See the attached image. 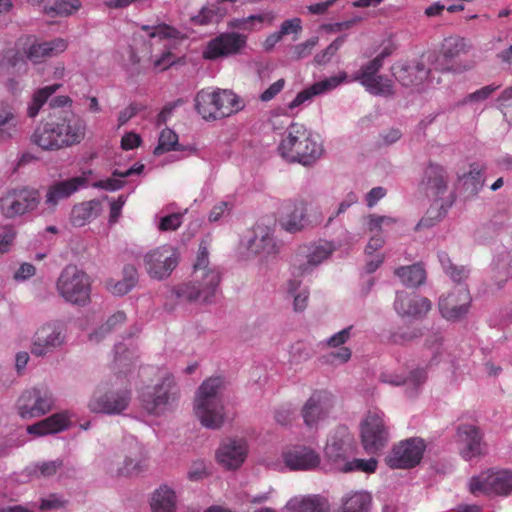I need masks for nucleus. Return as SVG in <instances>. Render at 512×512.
Wrapping results in <instances>:
<instances>
[{"label": "nucleus", "instance_id": "62", "mask_svg": "<svg viewBox=\"0 0 512 512\" xmlns=\"http://www.w3.org/2000/svg\"><path fill=\"white\" fill-rule=\"evenodd\" d=\"M63 462L60 459H56L53 461L48 462H42L38 465V469L40 471V474L44 477H50L62 467Z\"/></svg>", "mask_w": 512, "mask_h": 512}, {"label": "nucleus", "instance_id": "40", "mask_svg": "<svg viewBox=\"0 0 512 512\" xmlns=\"http://www.w3.org/2000/svg\"><path fill=\"white\" fill-rule=\"evenodd\" d=\"M395 275L408 287H418L426 280V271L418 263L397 268Z\"/></svg>", "mask_w": 512, "mask_h": 512}, {"label": "nucleus", "instance_id": "3", "mask_svg": "<svg viewBox=\"0 0 512 512\" xmlns=\"http://www.w3.org/2000/svg\"><path fill=\"white\" fill-rule=\"evenodd\" d=\"M278 153L289 163L307 166L321 157L323 145L304 124L293 122L278 145Z\"/></svg>", "mask_w": 512, "mask_h": 512}, {"label": "nucleus", "instance_id": "57", "mask_svg": "<svg viewBox=\"0 0 512 512\" xmlns=\"http://www.w3.org/2000/svg\"><path fill=\"white\" fill-rule=\"evenodd\" d=\"M182 224V215L180 213H173L161 218L159 229L161 231H174Z\"/></svg>", "mask_w": 512, "mask_h": 512}, {"label": "nucleus", "instance_id": "4", "mask_svg": "<svg viewBox=\"0 0 512 512\" xmlns=\"http://www.w3.org/2000/svg\"><path fill=\"white\" fill-rule=\"evenodd\" d=\"M223 390L224 381L221 377L208 378L197 390L194 400V413L206 428L218 429L225 421Z\"/></svg>", "mask_w": 512, "mask_h": 512}, {"label": "nucleus", "instance_id": "37", "mask_svg": "<svg viewBox=\"0 0 512 512\" xmlns=\"http://www.w3.org/2000/svg\"><path fill=\"white\" fill-rule=\"evenodd\" d=\"M288 508L292 512H327L329 505L325 498L314 495L291 499L288 502Z\"/></svg>", "mask_w": 512, "mask_h": 512}, {"label": "nucleus", "instance_id": "50", "mask_svg": "<svg viewBox=\"0 0 512 512\" xmlns=\"http://www.w3.org/2000/svg\"><path fill=\"white\" fill-rule=\"evenodd\" d=\"M274 18V14L272 12L259 15H250L246 18L232 20L230 22V26L233 28L248 30L252 29L251 24L255 22L261 24L264 21H269L271 23L274 20Z\"/></svg>", "mask_w": 512, "mask_h": 512}, {"label": "nucleus", "instance_id": "27", "mask_svg": "<svg viewBox=\"0 0 512 512\" xmlns=\"http://www.w3.org/2000/svg\"><path fill=\"white\" fill-rule=\"evenodd\" d=\"M249 249L258 255H276L279 245L274 239L273 228L258 223L254 228V237L249 241Z\"/></svg>", "mask_w": 512, "mask_h": 512}, {"label": "nucleus", "instance_id": "14", "mask_svg": "<svg viewBox=\"0 0 512 512\" xmlns=\"http://www.w3.org/2000/svg\"><path fill=\"white\" fill-rule=\"evenodd\" d=\"M39 199L35 189L11 190L0 198V210L6 217L13 218L35 209Z\"/></svg>", "mask_w": 512, "mask_h": 512}, {"label": "nucleus", "instance_id": "12", "mask_svg": "<svg viewBox=\"0 0 512 512\" xmlns=\"http://www.w3.org/2000/svg\"><path fill=\"white\" fill-rule=\"evenodd\" d=\"M426 445L421 438L413 437L400 441L387 457V464L393 469H409L418 465Z\"/></svg>", "mask_w": 512, "mask_h": 512}, {"label": "nucleus", "instance_id": "61", "mask_svg": "<svg viewBox=\"0 0 512 512\" xmlns=\"http://www.w3.org/2000/svg\"><path fill=\"white\" fill-rule=\"evenodd\" d=\"M285 80L279 79L276 82L272 83L261 95L260 100L263 102H268L272 100L276 95H278L282 89L284 88Z\"/></svg>", "mask_w": 512, "mask_h": 512}, {"label": "nucleus", "instance_id": "31", "mask_svg": "<svg viewBox=\"0 0 512 512\" xmlns=\"http://www.w3.org/2000/svg\"><path fill=\"white\" fill-rule=\"evenodd\" d=\"M100 212L101 203L99 200L84 201L73 206L70 213V222L75 227H82L98 217Z\"/></svg>", "mask_w": 512, "mask_h": 512}, {"label": "nucleus", "instance_id": "53", "mask_svg": "<svg viewBox=\"0 0 512 512\" xmlns=\"http://www.w3.org/2000/svg\"><path fill=\"white\" fill-rule=\"evenodd\" d=\"M345 42L344 36L337 37L324 51L318 53L314 60L317 64L323 65L330 61Z\"/></svg>", "mask_w": 512, "mask_h": 512}, {"label": "nucleus", "instance_id": "58", "mask_svg": "<svg viewBox=\"0 0 512 512\" xmlns=\"http://www.w3.org/2000/svg\"><path fill=\"white\" fill-rule=\"evenodd\" d=\"M440 220V212L437 209H430L426 212V214L421 218L418 224L415 227L416 231H421L422 229H427L436 225Z\"/></svg>", "mask_w": 512, "mask_h": 512}, {"label": "nucleus", "instance_id": "46", "mask_svg": "<svg viewBox=\"0 0 512 512\" xmlns=\"http://www.w3.org/2000/svg\"><path fill=\"white\" fill-rule=\"evenodd\" d=\"M484 167L479 163H472L470 170L464 175V185L470 189L471 193L476 194L484 184L483 178Z\"/></svg>", "mask_w": 512, "mask_h": 512}, {"label": "nucleus", "instance_id": "36", "mask_svg": "<svg viewBox=\"0 0 512 512\" xmlns=\"http://www.w3.org/2000/svg\"><path fill=\"white\" fill-rule=\"evenodd\" d=\"M144 169V165L140 164L138 166H133L125 171H120L115 169L112 172V176L107 179L99 180L93 183L94 188H99L107 191H116L121 189L125 185V181L123 180L126 177H129L133 174H140Z\"/></svg>", "mask_w": 512, "mask_h": 512}, {"label": "nucleus", "instance_id": "43", "mask_svg": "<svg viewBox=\"0 0 512 512\" xmlns=\"http://www.w3.org/2000/svg\"><path fill=\"white\" fill-rule=\"evenodd\" d=\"M61 84H53L49 86H45L36 90L33 94L32 100L27 108V114L30 118H34L38 115L42 106L46 103L48 98L54 94L59 88Z\"/></svg>", "mask_w": 512, "mask_h": 512}, {"label": "nucleus", "instance_id": "33", "mask_svg": "<svg viewBox=\"0 0 512 512\" xmlns=\"http://www.w3.org/2000/svg\"><path fill=\"white\" fill-rule=\"evenodd\" d=\"M194 101L196 111L204 120L210 121L219 119L214 89H201L197 92Z\"/></svg>", "mask_w": 512, "mask_h": 512}, {"label": "nucleus", "instance_id": "26", "mask_svg": "<svg viewBox=\"0 0 512 512\" xmlns=\"http://www.w3.org/2000/svg\"><path fill=\"white\" fill-rule=\"evenodd\" d=\"M246 456L247 445L244 440H228L219 447L216 454L218 462L227 469L240 467Z\"/></svg>", "mask_w": 512, "mask_h": 512}, {"label": "nucleus", "instance_id": "34", "mask_svg": "<svg viewBox=\"0 0 512 512\" xmlns=\"http://www.w3.org/2000/svg\"><path fill=\"white\" fill-rule=\"evenodd\" d=\"M69 419L65 413H56L27 427L30 434L38 436L58 433L68 427Z\"/></svg>", "mask_w": 512, "mask_h": 512}, {"label": "nucleus", "instance_id": "15", "mask_svg": "<svg viewBox=\"0 0 512 512\" xmlns=\"http://www.w3.org/2000/svg\"><path fill=\"white\" fill-rule=\"evenodd\" d=\"M247 37L236 32L221 33L205 46L202 56L206 60H216L236 55L246 46Z\"/></svg>", "mask_w": 512, "mask_h": 512}, {"label": "nucleus", "instance_id": "63", "mask_svg": "<svg viewBox=\"0 0 512 512\" xmlns=\"http://www.w3.org/2000/svg\"><path fill=\"white\" fill-rule=\"evenodd\" d=\"M36 268L31 263H22L20 267L15 271L13 278L16 281H25L34 276Z\"/></svg>", "mask_w": 512, "mask_h": 512}, {"label": "nucleus", "instance_id": "64", "mask_svg": "<svg viewBox=\"0 0 512 512\" xmlns=\"http://www.w3.org/2000/svg\"><path fill=\"white\" fill-rule=\"evenodd\" d=\"M16 233L12 228H6L0 233V253H6L10 250Z\"/></svg>", "mask_w": 512, "mask_h": 512}, {"label": "nucleus", "instance_id": "23", "mask_svg": "<svg viewBox=\"0 0 512 512\" xmlns=\"http://www.w3.org/2000/svg\"><path fill=\"white\" fill-rule=\"evenodd\" d=\"M86 178L82 176L72 177L66 180L58 181L50 185L45 196V205L51 211H54L60 201L69 198L72 194L83 187Z\"/></svg>", "mask_w": 512, "mask_h": 512}, {"label": "nucleus", "instance_id": "44", "mask_svg": "<svg viewBox=\"0 0 512 512\" xmlns=\"http://www.w3.org/2000/svg\"><path fill=\"white\" fill-rule=\"evenodd\" d=\"M301 281L297 279L289 280L287 283V292L293 297V309L295 312H302L306 309L309 300V291L304 288L300 290Z\"/></svg>", "mask_w": 512, "mask_h": 512}, {"label": "nucleus", "instance_id": "18", "mask_svg": "<svg viewBox=\"0 0 512 512\" xmlns=\"http://www.w3.org/2000/svg\"><path fill=\"white\" fill-rule=\"evenodd\" d=\"M471 295L465 285L455 286L446 296L439 299V311L449 321L462 319L469 311Z\"/></svg>", "mask_w": 512, "mask_h": 512}, {"label": "nucleus", "instance_id": "39", "mask_svg": "<svg viewBox=\"0 0 512 512\" xmlns=\"http://www.w3.org/2000/svg\"><path fill=\"white\" fill-rule=\"evenodd\" d=\"M150 505L152 512H175V492L166 485L161 486L153 493Z\"/></svg>", "mask_w": 512, "mask_h": 512}, {"label": "nucleus", "instance_id": "24", "mask_svg": "<svg viewBox=\"0 0 512 512\" xmlns=\"http://www.w3.org/2000/svg\"><path fill=\"white\" fill-rule=\"evenodd\" d=\"M431 306L428 298L406 292H398L394 302L396 312L408 317H422L430 311Z\"/></svg>", "mask_w": 512, "mask_h": 512}, {"label": "nucleus", "instance_id": "25", "mask_svg": "<svg viewBox=\"0 0 512 512\" xmlns=\"http://www.w3.org/2000/svg\"><path fill=\"white\" fill-rule=\"evenodd\" d=\"M283 459L291 470H312L319 466L320 456L306 446H294L283 453Z\"/></svg>", "mask_w": 512, "mask_h": 512}, {"label": "nucleus", "instance_id": "28", "mask_svg": "<svg viewBox=\"0 0 512 512\" xmlns=\"http://www.w3.org/2000/svg\"><path fill=\"white\" fill-rule=\"evenodd\" d=\"M458 438L461 444V455L470 460L482 454V435L479 429L470 424L458 427Z\"/></svg>", "mask_w": 512, "mask_h": 512}, {"label": "nucleus", "instance_id": "38", "mask_svg": "<svg viewBox=\"0 0 512 512\" xmlns=\"http://www.w3.org/2000/svg\"><path fill=\"white\" fill-rule=\"evenodd\" d=\"M371 496L366 492H351L342 497L337 512H368Z\"/></svg>", "mask_w": 512, "mask_h": 512}, {"label": "nucleus", "instance_id": "29", "mask_svg": "<svg viewBox=\"0 0 512 512\" xmlns=\"http://www.w3.org/2000/svg\"><path fill=\"white\" fill-rule=\"evenodd\" d=\"M68 43L63 38H55L46 42H33L26 50V57L33 63H41L48 57L57 56L63 53Z\"/></svg>", "mask_w": 512, "mask_h": 512}, {"label": "nucleus", "instance_id": "54", "mask_svg": "<svg viewBox=\"0 0 512 512\" xmlns=\"http://www.w3.org/2000/svg\"><path fill=\"white\" fill-rule=\"evenodd\" d=\"M318 43L317 37H312L303 43L295 45L292 49V58L294 60H300L311 55L312 50Z\"/></svg>", "mask_w": 512, "mask_h": 512}, {"label": "nucleus", "instance_id": "17", "mask_svg": "<svg viewBox=\"0 0 512 512\" xmlns=\"http://www.w3.org/2000/svg\"><path fill=\"white\" fill-rule=\"evenodd\" d=\"M354 452V438L347 427L339 426L330 433L324 448V455L328 461L343 465Z\"/></svg>", "mask_w": 512, "mask_h": 512}, {"label": "nucleus", "instance_id": "32", "mask_svg": "<svg viewBox=\"0 0 512 512\" xmlns=\"http://www.w3.org/2000/svg\"><path fill=\"white\" fill-rule=\"evenodd\" d=\"M123 278L115 280L110 278L106 280V289L115 296H123L130 292L138 282V272L133 265H126L122 271Z\"/></svg>", "mask_w": 512, "mask_h": 512}, {"label": "nucleus", "instance_id": "48", "mask_svg": "<svg viewBox=\"0 0 512 512\" xmlns=\"http://www.w3.org/2000/svg\"><path fill=\"white\" fill-rule=\"evenodd\" d=\"M378 461L375 458L370 459H353L346 461L340 467V471L344 473L359 471L367 474L374 473L377 469Z\"/></svg>", "mask_w": 512, "mask_h": 512}, {"label": "nucleus", "instance_id": "7", "mask_svg": "<svg viewBox=\"0 0 512 512\" xmlns=\"http://www.w3.org/2000/svg\"><path fill=\"white\" fill-rule=\"evenodd\" d=\"M384 417L385 414L382 411L370 410L361 421V444L368 454H377L387 446L390 440L389 427Z\"/></svg>", "mask_w": 512, "mask_h": 512}, {"label": "nucleus", "instance_id": "59", "mask_svg": "<svg viewBox=\"0 0 512 512\" xmlns=\"http://www.w3.org/2000/svg\"><path fill=\"white\" fill-rule=\"evenodd\" d=\"M302 31V21L300 18H292L285 20L279 29V33L282 37L289 34H298Z\"/></svg>", "mask_w": 512, "mask_h": 512}, {"label": "nucleus", "instance_id": "45", "mask_svg": "<svg viewBox=\"0 0 512 512\" xmlns=\"http://www.w3.org/2000/svg\"><path fill=\"white\" fill-rule=\"evenodd\" d=\"M223 15L219 7L216 6H205L197 15L191 17L190 21L193 25L207 26L218 23L222 19Z\"/></svg>", "mask_w": 512, "mask_h": 512}, {"label": "nucleus", "instance_id": "19", "mask_svg": "<svg viewBox=\"0 0 512 512\" xmlns=\"http://www.w3.org/2000/svg\"><path fill=\"white\" fill-rule=\"evenodd\" d=\"M65 342L63 328L59 323H46L39 327L33 337L31 353L37 357L45 356L60 348Z\"/></svg>", "mask_w": 512, "mask_h": 512}, {"label": "nucleus", "instance_id": "30", "mask_svg": "<svg viewBox=\"0 0 512 512\" xmlns=\"http://www.w3.org/2000/svg\"><path fill=\"white\" fill-rule=\"evenodd\" d=\"M422 185L433 196L443 195L448 187V176L445 168L437 163L430 162L424 171Z\"/></svg>", "mask_w": 512, "mask_h": 512}, {"label": "nucleus", "instance_id": "6", "mask_svg": "<svg viewBox=\"0 0 512 512\" xmlns=\"http://www.w3.org/2000/svg\"><path fill=\"white\" fill-rule=\"evenodd\" d=\"M56 289L66 302L73 305L85 306L90 302V277L74 265H68L62 270Z\"/></svg>", "mask_w": 512, "mask_h": 512}, {"label": "nucleus", "instance_id": "13", "mask_svg": "<svg viewBox=\"0 0 512 512\" xmlns=\"http://www.w3.org/2000/svg\"><path fill=\"white\" fill-rule=\"evenodd\" d=\"M470 492L475 495H508L512 492V473L509 471L484 472L470 480Z\"/></svg>", "mask_w": 512, "mask_h": 512}, {"label": "nucleus", "instance_id": "47", "mask_svg": "<svg viewBox=\"0 0 512 512\" xmlns=\"http://www.w3.org/2000/svg\"><path fill=\"white\" fill-rule=\"evenodd\" d=\"M172 150H180L178 146V135L173 130L165 128L160 133L158 145L154 149V154L159 156Z\"/></svg>", "mask_w": 512, "mask_h": 512}, {"label": "nucleus", "instance_id": "21", "mask_svg": "<svg viewBox=\"0 0 512 512\" xmlns=\"http://www.w3.org/2000/svg\"><path fill=\"white\" fill-rule=\"evenodd\" d=\"M391 72L401 85L418 87L428 79L430 69L421 62L395 63Z\"/></svg>", "mask_w": 512, "mask_h": 512}, {"label": "nucleus", "instance_id": "9", "mask_svg": "<svg viewBox=\"0 0 512 512\" xmlns=\"http://www.w3.org/2000/svg\"><path fill=\"white\" fill-rule=\"evenodd\" d=\"M178 390L172 376L164 377L154 387L142 392L140 400L142 407L153 415L164 413L176 401Z\"/></svg>", "mask_w": 512, "mask_h": 512}, {"label": "nucleus", "instance_id": "22", "mask_svg": "<svg viewBox=\"0 0 512 512\" xmlns=\"http://www.w3.org/2000/svg\"><path fill=\"white\" fill-rule=\"evenodd\" d=\"M331 408L332 401L328 393L322 391L313 393L301 411L304 423L309 427L316 425L328 415Z\"/></svg>", "mask_w": 512, "mask_h": 512}, {"label": "nucleus", "instance_id": "5", "mask_svg": "<svg viewBox=\"0 0 512 512\" xmlns=\"http://www.w3.org/2000/svg\"><path fill=\"white\" fill-rule=\"evenodd\" d=\"M130 399L126 371H121L114 381L98 387L89 401V408L95 413L120 414L128 407Z\"/></svg>", "mask_w": 512, "mask_h": 512}, {"label": "nucleus", "instance_id": "42", "mask_svg": "<svg viewBox=\"0 0 512 512\" xmlns=\"http://www.w3.org/2000/svg\"><path fill=\"white\" fill-rule=\"evenodd\" d=\"M80 7L81 2L79 0H51L50 3L44 5L43 11L51 17H64L72 15Z\"/></svg>", "mask_w": 512, "mask_h": 512}, {"label": "nucleus", "instance_id": "11", "mask_svg": "<svg viewBox=\"0 0 512 512\" xmlns=\"http://www.w3.org/2000/svg\"><path fill=\"white\" fill-rule=\"evenodd\" d=\"M383 67L379 59H372L352 75V81L359 82L365 89L377 96H390L393 94V83L390 79L378 72Z\"/></svg>", "mask_w": 512, "mask_h": 512}, {"label": "nucleus", "instance_id": "52", "mask_svg": "<svg viewBox=\"0 0 512 512\" xmlns=\"http://www.w3.org/2000/svg\"><path fill=\"white\" fill-rule=\"evenodd\" d=\"M346 73H342L339 76H331L324 80L314 83L311 85L316 95H320L327 91H330L340 85L346 79Z\"/></svg>", "mask_w": 512, "mask_h": 512}, {"label": "nucleus", "instance_id": "1", "mask_svg": "<svg viewBox=\"0 0 512 512\" xmlns=\"http://www.w3.org/2000/svg\"><path fill=\"white\" fill-rule=\"evenodd\" d=\"M85 130L84 121L72 112L53 111L38 123L30 141L43 151L54 152L79 144Z\"/></svg>", "mask_w": 512, "mask_h": 512}, {"label": "nucleus", "instance_id": "8", "mask_svg": "<svg viewBox=\"0 0 512 512\" xmlns=\"http://www.w3.org/2000/svg\"><path fill=\"white\" fill-rule=\"evenodd\" d=\"M180 262L179 250L170 244L152 248L143 255V266L151 279L165 280Z\"/></svg>", "mask_w": 512, "mask_h": 512}, {"label": "nucleus", "instance_id": "20", "mask_svg": "<svg viewBox=\"0 0 512 512\" xmlns=\"http://www.w3.org/2000/svg\"><path fill=\"white\" fill-rule=\"evenodd\" d=\"M306 205L303 201L287 200L279 209L278 222L281 228L289 233H296L310 224H319L321 219L311 221L306 216Z\"/></svg>", "mask_w": 512, "mask_h": 512}, {"label": "nucleus", "instance_id": "2", "mask_svg": "<svg viewBox=\"0 0 512 512\" xmlns=\"http://www.w3.org/2000/svg\"><path fill=\"white\" fill-rule=\"evenodd\" d=\"M210 240L203 239L193 264L191 280L173 287L172 293L182 302L208 303L214 297L221 281V271L209 261Z\"/></svg>", "mask_w": 512, "mask_h": 512}, {"label": "nucleus", "instance_id": "56", "mask_svg": "<svg viewBox=\"0 0 512 512\" xmlns=\"http://www.w3.org/2000/svg\"><path fill=\"white\" fill-rule=\"evenodd\" d=\"M126 320V314L123 311H118L114 313L112 316L108 318V320L100 327L99 333H107L110 332L113 328H115L117 325H121ZM98 336V332L95 333V335H91V340Z\"/></svg>", "mask_w": 512, "mask_h": 512}, {"label": "nucleus", "instance_id": "49", "mask_svg": "<svg viewBox=\"0 0 512 512\" xmlns=\"http://www.w3.org/2000/svg\"><path fill=\"white\" fill-rule=\"evenodd\" d=\"M466 51V41L460 37L446 38L442 44L441 53L445 59H454Z\"/></svg>", "mask_w": 512, "mask_h": 512}, {"label": "nucleus", "instance_id": "35", "mask_svg": "<svg viewBox=\"0 0 512 512\" xmlns=\"http://www.w3.org/2000/svg\"><path fill=\"white\" fill-rule=\"evenodd\" d=\"M217 100V109L219 119L228 117L242 110L244 104L240 97L232 90L228 89H214Z\"/></svg>", "mask_w": 512, "mask_h": 512}, {"label": "nucleus", "instance_id": "60", "mask_svg": "<svg viewBox=\"0 0 512 512\" xmlns=\"http://www.w3.org/2000/svg\"><path fill=\"white\" fill-rule=\"evenodd\" d=\"M351 330H352V326H349L347 328H344L343 330L335 333L333 336H331L328 340H327V345L329 347H339L343 344H345L350 336H351Z\"/></svg>", "mask_w": 512, "mask_h": 512}, {"label": "nucleus", "instance_id": "41", "mask_svg": "<svg viewBox=\"0 0 512 512\" xmlns=\"http://www.w3.org/2000/svg\"><path fill=\"white\" fill-rule=\"evenodd\" d=\"M17 128V119L12 106L0 102V140H6L13 136Z\"/></svg>", "mask_w": 512, "mask_h": 512}, {"label": "nucleus", "instance_id": "55", "mask_svg": "<svg viewBox=\"0 0 512 512\" xmlns=\"http://www.w3.org/2000/svg\"><path fill=\"white\" fill-rule=\"evenodd\" d=\"M427 378L426 371L424 369H415L410 372L409 376L405 379L389 381L394 385H411L413 387H418L425 382Z\"/></svg>", "mask_w": 512, "mask_h": 512}, {"label": "nucleus", "instance_id": "16", "mask_svg": "<svg viewBox=\"0 0 512 512\" xmlns=\"http://www.w3.org/2000/svg\"><path fill=\"white\" fill-rule=\"evenodd\" d=\"M333 250L332 244L326 241L300 247L293 264L294 274L303 276L311 273L332 254Z\"/></svg>", "mask_w": 512, "mask_h": 512}, {"label": "nucleus", "instance_id": "51", "mask_svg": "<svg viewBox=\"0 0 512 512\" xmlns=\"http://www.w3.org/2000/svg\"><path fill=\"white\" fill-rule=\"evenodd\" d=\"M142 30L146 31L151 38L159 37L160 39L177 38L179 31L167 24H159L157 26L143 25Z\"/></svg>", "mask_w": 512, "mask_h": 512}, {"label": "nucleus", "instance_id": "10", "mask_svg": "<svg viewBox=\"0 0 512 512\" xmlns=\"http://www.w3.org/2000/svg\"><path fill=\"white\" fill-rule=\"evenodd\" d=\"M54 398L45 386L25 390L17 402L18 413L22 418L42 416L53 408Z\"/></svg>", "mask_w": 512, "mask_h": 512}]
</instances>
